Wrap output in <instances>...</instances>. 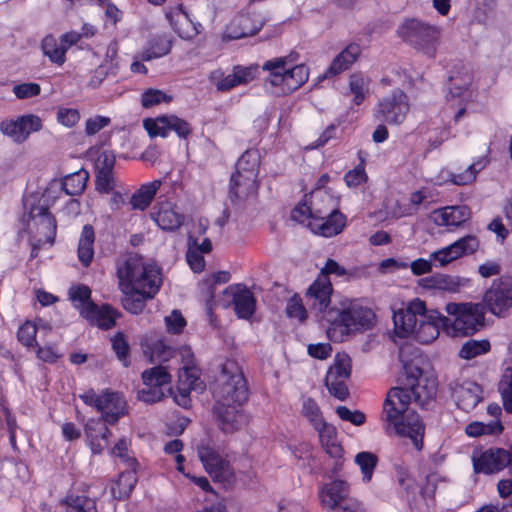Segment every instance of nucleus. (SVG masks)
Instances as JSON below:
<instances>
[{
  "mask_svg": "<svg viewBox=\"0 0 512 512\" xmlns=\"http://www.w3.org/2000/svg\"><path fill=\"white\" fill-rule=\"evenodd\" d=\"M437 387V378L431 370L414 362L405 364L402 386L390 389L383 403L381 421L385 432L409 439L420 451L425 426L420 416L410 409L411 399L413 396L414 401L423 406L434 399Z\"/></svg>",
  "mask_w": 512,
  "mask_h": 512,
  "instance_id": "f257e3e1",
  "label": "nucleus"
},
{
  "mask_svg": "<svg viewBox=\"0 0 512 512\" xmlns=\"http://www.w3.org/2000/svg\"><path fill=\"white\" fill-rule=\"evenodd\" d=\"M393 322L397 336L430 344L439 337L441 328L447 332L449 318L436 310H428L424 301L415 298L405 309L394 312Z\"/></svg>",
  "mask_w": 512,
  "mask_h": 512,
  "instance_id": "f03ea898",
  "label": "nucleus"
},
{
  "mask_svg": "<svg viewBox=\"0 0 512 512\" xmlns=\"http://www.w3.org/2000/svg\"><path fill=\"white\" fill-rule=\"evenodd\" d=\"M119 287L125 294L152 298L159 291L162 277L159 267L138 254H130L117 263Z\"/></svg>",
  "mask_w": 512,
  "mask_h": 512,
  "instance_id": "7ed1b4c3",
  "label": "nucleus"
},
{
  "mask_svg": "<svg viewBox=\"0 0 512 512\" xmlns=\"http://www.w3.org/2000/svg\"><path fill=\"white\" fill-rule=\"evenodd\" d=\"M326 321L330 324L328 336L334 341H342L344 336L372 328L375 314L360 300L346 298L327 312Z\"/></svg>",
  "mask_w": 512,
  "mask_h": 512,
  "instance_id": "20e7f679",
  "label": "nucleus"
},
{
  "mask_svg": "<svg viewBox=\"0 0 512 512\" xmlns=\"http://www.w3.org/2000/svg\"><path fill=\"white\" fill-rule=\"evenodd\" d=\"M297 53L275 57L267 60L263 71L267 72L265 88L270 93L280 96L293 93L300 88L309 77V69L304 64H297Z\"/></svg>",
  "mask_w": 512,
  "mask_h": 512,
  "instance_id": "39448f33",
  "label": "nucleus"
},
{
  "mask_svg": "<svg viewBox=\"0 0 512 512\" xmlns=\"http://www.w3.org/2000/svg\"><path fill=\"white\" fill-rule=\"evenodd\" d=\"M216 403L242 405L248 398V389L243 373L234 360H227L213 387Z\"/></svg>",
  "mask_w": 512,
  "mask_h": 512,
  "instance_id": "423d86ee",
  "label": "nucleus"
},
{
  "mask_svg": "<svg viewBox=\"0 0 512 512\" xmlns=\"http://www.w3.org/2000/svg\"><path fill=\"white\" fill-rule=\"evenodd\" d=\"M449 318L447 334L452 336L472 335L484 326V307L479 303H448L445 306Z\"/></svg>",
  "mask_w": 512,
  "mask_h": 512,
  "instance_id": "0eeeda50",
  "label": "nucleus"
},
{
  "mask_svg": "<svg viewBox=\"0 0 512 512\" xmlns=\"http://www.w3.org/2000/svg\"><path fill=\"white\" fill-rule=\"evenodd\" d=\"M398 36L429 57H433L439 44L440 30L417 19L406 20L397 30Z\"/></svg>",
  "mask_w": 512,
  "mask_h": 512,
  "instance_id": "6e6552de",
  "label": "nucleus"
},
{
  "mask_svg": "<svg viewBox=\"0 0 512 512\" xmlns=\"http://www.w3.org/2000/svg\"><path fill=\"white\" fill-rule=\"evenodd\" d=\"M410 111L409 98L401 89L382 97L373 110L376 120L388 125H401Z\"/></svg>",
  "mask_w": 512,
  "mask_h": 512,
  "instance_id": "1a4fd4ad",
  "label": "nucleus"
},
{
  "mask_svg": "<svg viewBox=\"0 0 512 512\" xmlns=\"http://www.w3.org/2000/svg\"><path fill=\"white\" fill-rule=\"evenodd\" d=\"M142 380L145 387L137 393L140 401L155 403L173 394L170 387L171 376L163 366H155L143 371Z\"/></svg>",
  "mask_w": 512,
  "mask_h": 512,
  "instance_id": "9d476101",
  "label": "nucleus"
},
{
  "mask_svg": "<svg viewBox=\"0 0 512 512\" xmlns=\"http://www.w3.org/2000/svg\"><path fill=\"white\" fill-rule=\"evenodd\" d=\"M350 488L343 480H333L319 487V499L321 505L328 510L337 507L340 512H360L358 501L349 497Z\"/></svg>",
  "mask_w": 512,
  "mask_h": 512,
  "instance_id": "9b49d317",
  "label": "nucleus"
},
{
  "mask_svg": "<svg viewBox=\"0 0 512 512\" xmlns=\"http://www.w3.org/2000/svg\"><path fill=\"white\" fill-rule=\"evenodd\" d=\"M29 234L39 244L53 243L56 235V221L46 207L33 206L25 216Z\"/></svg>",
  "mask_w": 512,
  "mask_h": 512,
  "instance_id": "f8f14e48",
  "label": "nucleus"
},
{
  "mask_svg": "<svg viewBox=\"0 0 512 512\" xmlns=\"http://www.w3.org/2000/svg\"><path fill=\"white\" fill-rule=\"evenodd\" d=\"M351 374V359L345 353H337L334 363L327 371L325 385L337 399L344 401L348 395L347 380Z\"/></svg>",
  "mask_w": 512,
  "mask_h": 512,
  "instance_id": "ddd939ff",
  "label": "nucleus"
},
{
  "mask_svg": "<svg viewBox=\"0 0 512 512\" xmlns=\"http://www.w3.org/2000/svg\"><path fill=\"white\" fill-rule=\"evenodd\" d=\"M489 311L497 316H505L512 310V277H500L492 282L484 295Z\"/></svg>",
  "mask_w": 512,
  "mask_h": 512,
  "instance_id": "4468645a",
  "label": "nucleus"
},
{
  "mask_svg": "<svg viewBox=\"0 0 512 512\" xmlns=\"http://www.w3.org/2000/svg\"><path fill=\"white\" fill-rule=\"evenodd\" d=\"M198 456L206 472L216 481L230 484L234 481V470L229 462L209 444L198 447Z\"/></svg>",
  "mask_w": 512,
  "mask_h": 512,
  "instance_id": "2eb2a0df",
  "label": "nucleus"
},
{
  "mask_svg": "<svg viewBox=\"0 0 512 512\" xmlns=\"http://www.w3.org/2000/svg\"><path fill=\"white\" fill-rule=\"evenodd\" d=\"M42 119L34 114L20 116L0 123V131L17 143H23L33 132L42 129Z\"/></svg>",
  "mask_w": 512,
  "mask_h": 512,
  "instance_id": "dca6fc26",
  "label": "nucleus"
},
{
  "mask_svg": "<svg viewBox=\"0 0 512 512\" xmlns=\"http://www.w3.org/2000/svg\"><path fill=\"white\" fill-rule=\"evenodd\" d=\"M478 248V239L473 235H467L446 247L434 251L430 258L438 262L440 266H445L463 255L474 253Z\"/></svg>",
  "mask_w": 512,
  "mask_h": 512,
  "instance_id": "f3484780",
  "label": "nucleus"
},
{
  "mask_svg": "<svg viewBox=\"0 0 512 512\" xmlns=\"http://www.w3.org/2000/svg\"><path fill=\"white\" fill-rule=\"evenodd\" d=\"M151 219L164 231H175L184 222L185 216L171 201H158L150 212Z\"/></svg>",
  "mask_w": 512,
  "mask_h": 512,
  "instance_id": "a211bd4d",
  "label": "nucleus"
},
{
  "mask_svg": "<svg viewBox=\"0 0 512 512\" xmlns=\"http://www.w3.org/2000/svg\"><path fill=\"white\" fill-rule=\"evenodd\" d=\"M144 127L152 137H166L171 130L181 138H186L191 133L190 125L175 115L161 116L154 120L147 119L144 121Z\"/></svg>",
  "mask_w": 512,
  "mask_h": 512,
  "instance_id": "6ab92c4d",
  "label": "nucleus"
},
{
  "mask_svg": "<svg viewBox=\"0 0 512 512\" xmlns=\"http://www.w3.org/2000/svg\"><path fill=\"white\" fill-rule=\"evenodd\" d=\"M103 418H90L84 424L86 444L94 455L101 454L109 445L111 432Z\"/></svg>",
  "mask_w": 512,
  "mask_h": 512,
  "instance_id": "aec40b11",
  "label": "nucleus"
},
{
  "mask_svg": "<svg viewBox=\"0 0 512 512\" xmlns=\"http://www.w3.org/2000/svg\"><path fill=\"white\" fill-rule=\"evenodd\" d=\"M332 284L330 279L325 276H318V278L310 285L307 292V302L311 309L317 312H323L324 318L330 310V298L332 294Z\"/></svg>",
  "mask_w": 512,
  "mask_h": 512,
  "instance_id": "412c9836",
  "label": "nucleus"
},
{
  "mask_svg": "<svg viewBox=\"0 0 512 512\" xmlns=\"http://www.w3.org/2000/svg\"><path fill=\"white\" fill-rule=\"evenodd\" d=\"M89 174L85 169H80L68 174L61 180H53L47 186V195L51 197L53 192H65V195H80L86 188Z\"/></svg>",
  "mask_w": 512,
  "mask_h": 512,
  "instance_id": "4be33fe9",
  "label": "nucleus"
},
{
  "mask_svg": "<svg viewBox=\"0 0 512 512\" xmlns=\"http://www.w3.org/2000/svg\"><path fill=\"white\" fill-rule=\"evenodd\" d=\"M482 393L483 390L479 384L467 380L456 383L452 395L458 408L470 412L482 400Z\"/></svg>",
  "mask_w": 512,
  "mask_h": 512,
  "instance_id": "5701e85b",
  "label": "nucleus"
},
{
  "mask_svg": "<svg viewBox=\"0 0 512 512\" xmlns=\"http://www.w3.org/2000/svg\"><path fill=\"white\" fill-rule=\"evenodd\" d=\"M241 406L216 403L214 411L219 425L225 433H232L246 424V416L240 409Z\"/></svg>",
  "mask_w": 512,
  "mask_h": 512,
  "instance_id": "b1692460",
  "label": "nucleus"
},
{
  "mask_svg": "<svg viewBox=\"0 0 512 512\" xmlns=\"http://www.w3.org/2000/svg\"><path fill=\"white\" fill-rule=\"evenodd\" d=\"M101 406L98 409L102 413L100 416L108 424L113 425L118 422L119 418L127 412L126 401L124 397L117 392H105L101 394Z\"/></svg>",
  "mask_w": 512,
  "mask_h": 512,
  "instance_id": "393cba45",
  "label": "nucleus"
},
{
  "mask_svg": "<svg viewBox=\"0 0 512 512\" xmlns=\"http://www.w3.org/2000/svg\"><path fill=\"white\" fill-rule=\"evenodd\" d=\"M345 223V216L341 212H336L309 221L307 227L316 235L332 237L343 230Z\"/></svg>",
  "mask_w": 512,
  "mask_h": 512,
  "instance_id": "a878e982",
  "label": "nucleus"
},
{
  "mask_svg": "<svg viewBox=\"0 0 512 512\" xmlns=\"http://www.w3.org/2000/svg\"><path fill=\"white\" fill-rule=\"evenodd\" d=\"M263 23L259 15H239L231 21L227 28V35L232 39L252 36L261 29Z\"/></svg>",
  "mask_w": 512,
  "mask_h": 512,
  "instance_id": "bb28decb",
  "label": "nucleus"
},
{
  "mask_svg": "<svg viewBox=\"0 0 512 512\" xmlns=\"http://www.w3.org/2000/svg\"><path fill=\"white\" fill-rule=\"evenodd\" d=\"M225 293L232 296L235 313L239 318H250L256 309V300L250 290L243 286L229 287Z\"/></svg>",
  "mask_w": 512,
  "mask_h": 512,
  "instance_id": "cd10ccee",
  "label": "nucleus"
},
{
  "mask_svg": "<svg viewBox=\"0 0 512 512\" xmlns=\"http://www.w3.org/2000/svg\"><path fill=\"white\" fill-rule=\"evenodd\" d=\"M178 354L183 361V366L178 371V389L194 390L199 380V370L194 365V356L189 348H183Z\"/></svg>",
  "mask_w": 512,
  "mask_h": 512,
  "instance_id": "c85d7f7f",
  "label": "nucleus"
},
{
  "mask_svg": "<svg viewBox=\"0 0 512 512\" xmlns=\"http://www.w3.org/2000/svg\"><path fill=\"white\" fill-rule=\"evenodd\" d=\"M91 325L108 330L115 325L116 312L109 305L98 306L90 303L82 310V315Z\"/></svg>",
  "mask_w": 512,
  "mask_h": 512,
  "instance_id": "c756f323",
  "label": "nucleus"
},
{
  "mask_svg": "<svg viewBox=\"0 0 512 512\" xmlns=\"http://www.w3.org/2000/svg\"><path fill=\"white\" fill-rule=\"evenodd\" d=\"M257 190V177L235 171L230 179V198L243 200Z\"/></svg>",
  "mask_w": 512,
  "mask_h": 512,
  "instance_id": "7c9ffc66",
  "label": "nucleus"
},
{
  "mask_svg": "<svg viewBox=\"0 0 512 512\" xmlns=\"http://www.w3.org/2000/svg\"><path fill=\"white\" fill-rule=\"evenodd\" d=\"M166 19L181 38H191L196 33V27L182 6L171 8L165 12Z\"/></svg>",
  "mask_w": 512,
  "mask_h": 512,
  "instance_id": "2f4dec72",
  "label": "nucleus"
},
{
  "mask_svg": "<svg viewBox=\"0 0 512 512\" xmlns=\"http://www.w3.org/2000/svg\"><path fill=\"white\" fill-rule=\"evenodd\" d=\"M470 217L467 206H448L433 212V221L438 226H459Z\"/></svg>",
  "mask_w": 512,
  "mask_h": 512,
  "instance_id": "473e14b6",
  "label": "nucleus"
},
{
  "mask_svg": "<svg viewBox=\"0 0 512 512\" xmlns=\"http://www.w3.org/2000/svg\"><path fill=\"white\" fill-rule=\"evenodd\" d=\"M312 220L339 212L338 201L330 193L316 190L310 196Z\"/></svg>",
  "mask_w": 512,
  "mask_h": 512,
  "instance_id": "72a5a7b5",
  "label": "nucleus"
},
{
  "mask_svg": "<svg viewBox=\"0 0 512 512\" xmlns=\"http://www.w3.org/2000/svg\"><path fill=\"white\" fill-rule=\"evenodd\" d=\"M314 429L318 432L322 446L327 454L333 458H340L342 456V447L337 441L336 428L322 420L314 426Z\"/></svg>",
  "mask_w": 512,
  "mask_h": 512,
  "instance_id": "f704fd0d",
  "label": "nucleus"
},
{
  "mask_svg": "<svg viewBox=\"0 0 512 512\" xmlns=\"http://www.w3.org/2000/svg\"><path fill=\"white\" fill-rule=\"evenodd\" d=\"M361 48L358 44H349L332 61L324 77L336 75L347 70L359 57Z\"/></svg>",
  "mask_w": 512,
  "mask_h": 512,
  "instance_id": "c9c22d12",
  "label": "nucleus"
},
{
  "mask_svg": "<svg viewBox=\"0 0 512 512\" xmlns=\"http://www.w3.org/2000/svg\"><path fill=\"white\" fill-rule=\"evenodd\" d=\"M419 286L428 290H439L454 293L460 288V280L457 277L445 274H434L420 279Z\"/></svg>",
  "mask_w": 512,
  "mask_h": 512,
  "instance_id": "e433bc0d",
  "label": "nucleus"
},
{
  "mask_svg": "<svg viewBox=\"0 0 512 512\" xmlns=\"http://www.w3.org/2000/svg\"><path fill=\"white\" fill-rule=\"evenodd\" d=\"M162 185L161 180L143 184L130 199V205L133 210H145L153 200L155 194Z\"/></svg>",
  "mask_w": 512,
  "mask_h": 512,
  "instance_id": "4c0bfd02",
  "label": "nucleus"
},
{
  "mask_svg": "<svg viewBox=\"0 0 512 512\" xmlns=\"http://www.w3.org/2000/svg\"><path fill=\"white\" fill-rule=\"evenodd\" d=\"M136 467H128V470L119 475V478L111 487L114 498L124 500L130 496L137 483Z\"/></svg>",
  "mask_w": 512,
  "mask_h": 512,
  "instance_id": "58836bf2",
  "label": "nucleus"
},
{
  "mask_svg": "<svg viewBox=\"0 0 512 512\" xmlns=\"http://www.w3.org/2000/svg\"><path fill=\"white\" fill-rule=\"evenodd\" d=\"M95 234L91 225H85L78 242V259L85 267L89 266L94 257Z\"/></svg>",
  "mask_w": 512,
  "mask_h": 512,
  "instance_id": "ea45409f",
  "label": "nucleus"
},
{
  "mask_svg": "<svg viewBox=\"0 0 512 512\" xmlns=\"http://www.w3.org/2000/svg\"><path fill=\"white\" fill-rule=\"evenodd\" d=\"M170 49V40L165 35H158L149 40L147 47L140 53V58L143 61H151L167 55Z\"/></svg>",
  "mask_w": 512,
  "mask_h": 512,
  "instance_id": "a19ab883",
  "label": "nucleus"
},
{
  "mask_svg": "<svg viewBox=\"0 0 512 512\" xmlns=\"http://www.w3.org/2000/svg\"><path fill=\"white\" fill-rule=\"evenodd\" d=\"M370 78L363 73H354L349 78V89L354 95L353 102L360 105L370 92Z\"/></svg>",
  "mask_w": 512,
  "mask_h": 512,
  "instance_id": "79ce46f5",
  "label": "nucleus"
},
{
  "mask_svg": "<svg viewBox=\"0 0 512 512\" xmlns=\"http://www.w3.org/2000/svg\"><path fill=\"white\" fill-rule=\"evenodd\" d=\"M487 163L488 160L486 158H480L469 165L468 168L462 173H449V181L452 184L459 186L468 185L476 179L477 174L485 168Z\"/></svg>",
  "mask_w": 512,
  "mask_h": 512,
  "instance_id": "37998d69",
  "label": "nucleus"
},
{
  "mask_svg": "<svg viewBox=\"0 0 512 512\" xmlns=\"http://www.w3.org/2000/svg\"><path fill=\"white\" fill-rule=\"evenodd\" d=\"M504 426L501 421H491L484 423L474 421L465 427V433L469 437H480L484 435H499L503 432Z\"/></svg>",
  "mask_w": 512,
  "mask_h": 512,
  "instance_id": "c03bdc74",
  "label": "nucleus"
},
{
  "mask_svg": "<svg viewBox=\"0 0 512 512\" xmlns=\"http://www.w3.org/2000/svg\"><path fill=\"white\" fill-rule=\"evenodd\" d=\"M491 349L490 342L486 339L466 341L459 350V357L465 360H471L478 356L488 353Z\"/></svg>",
  "mask_w": 512,
  "mask_h": 512,
  "instance_id": "a18cd8bd",
  "label": "nucleus"
},
{
  "mask_svg": "<svg viewBox=\"0 0 512 512\" xmlns=\"http://www.w3.org/2000/svg\"><path fill=\"white\" fill-rule=\"evenodd\" d=\"M63 504L66 506V512H96V502L84 495H68Z\"/></svg>",
  "mask_w": 512,
  "mask_h": 512,
  "instance_id": "49530a36",
  "label": "nucleus"
},
{
  "mask_svg": "<svg viewBox=\"0 0 512 512\" xmlns=\"http://www.w3.org/2000/svg\"><path fill=\"white\" fill-rule=\"evenodd\" d=\"M259 164V153L256 150H247L238 159L236 171L258 177Z\"/></svg>",
  "mask_w": 512,
  "mask_h": 512,
  "instance_id": "de8ad7c7",
  "label": "nucleus"
},
{
  "mask_svg": "<svg viewBox=\"0 0 512 512\" xmlns=\"http://www.w3.org/2000/svg\"><path fill=\"white\" fill-rule=\"evenodd\" d=\"M42 50L52 62L59 65L64 63L66 50L60 39L58 41L53 36H46L42 41Z\"/></svg>",
  "mask_w": 512,
  "mask_h": 512,
  "instance_id": "09e8293b",
  "label": "nucleus"
},
{
  "mask_svg": "<svg viewBox=\"0 0 512 512\" xmlns=\"http://www.w3.org/2000/svg\"><path fill=\"white\" fill-rule=\"evenodd\" d=\"M498 390L506 412L512 414V366L507 367L499 381Z\"/></svg>",
  "mask_w": 512,
  "mask_h": 512,
  "instance_id": "8fccbe9b",
  "label": "nucleus"
},
{
  "mask_svg": "<svg viewBox=\"0 0 512 512\" xmlns=\"http://www.w3.org/2000/svg\"><path fill=\"white\" fill-rule=\"evenodd\" d=\"M68 295L73 306L79 310L80 315H82V310L86 308L88 304L94 303L91 300V290L86 285L72 286L68 291Z\"/></svg>",
  "mask_w": 512,
  "mask_h": 512,
  "instance_id": "3c124183",
  "label": "nucleus"
},
{
  "mask_svg": "<svg viewBox=\"0 0 512 512\" xmlns=\"http://www.w3.org/2000/svg\"><path fill=\"white\" fill-rule=\"evenodd\" d=\"M377 462V456L371 452L363 451L355 456V463L361 470L363 481L369 482L372 479Z\"/></svg>",
  "mask_w": 512,
  "mask_h": 512,
  "instance_id": "603ef678",
  "label": "nucleus"
},
{
  "mask_svg": "<svg viewBox=\"0 0 512 512\" xmlns=\"http://www.w3.org/2000/svg\"><path fill=\"white\" fill-rule=\"evenodd\" d=\"M112 348L117 358L123 363L124 366L129 365V344L123 333H117L112 339Z\"/></svg>",
  "mask_w": 512,
  "mask_h": 512,
  "instance_id": "864d4df0",
  "label": "nucleus"
},
{
  "mask_svg": "<svg viewBox=\"0 0 512 512\" xmlns=\"http://www.w3.org/2000/svg\"><path fill=\"white\" fill-rule=\"evenodd\" d=\"M171 96L158 89H147L141 96V104L145 108H151L162 102H170Z\"/></svg>",
  "mask_w": 512,
  "mask_h": 512,
  "instance_id": "5fc2aeb1",
  "label": "nucleus"
},
{
  "mask_svg": "<svg viewBox=\"0 0 512 512\" xmlns=\"http://www.w3.org/2000/svg\"><path fill=\"white\" fill-rule=\"evenodd\" d=\"M129 441L126 438H121L112 448L111 454L120 458L127 467L138 466L137 460L129 455Z\"/></svg>",
  "mask_w": 512,
  "mask_h": 512,
  "instance_id": "6e6d98bb",
  "label": "nucleus"
},
{
  "mask_svg": "<svg viewBox=\"0 0 512 512\" xmlns=\"http://www.w3.org/2000/svg\"><path fill=\"white\" fill-rule=\"evenodd\" d=\"M174 354V349L163 340H157L151 346V359L153 361L166 362L172 358Z\"/></svg>",
  "mask_w": 512,
  "mask_h": 512,
  "instance_id": "4d7b16f0",
  "label": "nucleus"
},
{
  "mask_svg": "<svg viewBox=\"0 0 512 512\" xmlns=\"http://www.w3.org/2000/svg\"><path fill=\"white\" fill-rule=\"evenodd\" d=\"M302 413L309 420V422L313 425H317L323 419L321 411L317 403L311 399L306 398L302 402Z\"/></svg>",
  "mask_w": 512,
  "mask_h": 512,
  "instance_id": "13d9d810",
  "label": "nucleus"
},
{
  "mask_svg": "<svg viewBox=\"0 0 512 512\" xmlns=\"http://www.w3.org/2000/svg\"><path fill=\"white\" fill-rule=\"evenodd\" d=\"M336 413L341 420L350 422L355 426H361L366 421V416L363 412L359 410L352 411L346 406H338Z\"/></svg>",
  "mask_w": 512,
  "mask_h": 512,
  "instance_id": "bf43d9fd",
  "label": "nucleus"
},
{
  "mask_svg": "<svg viewBox=\"0 0 512 512\" xmlns=\"http://www.w3.org/2000/svg\"><path fill=\"white\" fill-rule=\"evenodd\" d=\"M286 314L290 318L303 322L306 319V309L302 304V299L295 295L291 297L286 305Z\"/></svg>",
  "mask_w": 512,
  "mask_h": 512,
  "instance_id": "052dcab7",
  "label": "nucleus"
},
{
  "mask_svg": "<svg viewBox=\"0 0 512 512\" xmlns=\"http://www.w3.org/2000/svg\"><path fill=\"white\" fill-rule=\"evenodd\" d=\"M37 334V327L30 321L22 324L17 332L18 340L25 346H33Z\"/></svg>",
  "mask_w": 512,
  "mask_h": 512,
  "instance_id": "680f3d73",
  "label": "nucleus"
},
{
  "mask_svg": "<svg viewBox=\"0 0 512 512\" xmlns=\"http://www.w3.org/2000/svg\"><path fill=\"white\" fill-rule=\"evenodd\" d=\"M197 249L195 245H188L186 260L193 272L200 273L205 268V260L203 254L198 252Z\"/></svg>",
  "mask_w": 512,
  "mask_h": 512,
  "instance_id": "e2e57ef3",
  "label": "nucleus"
},
{
  "mask_svg": "<svg viewBox=\"0 0 512 512\" xmlns=\"http://www.w3.org/2000/svg\"><path fill=\"white\" fill-rule=\"evenodd\" d=\"M41 92V87L37 83H22L13 87V93L18 99H28L38 96Z\"/></svg>",
  "mask_w": 512,
  "mask_h": 512,
  "instance_id": "0e129e2a",
  "label": "nucleus"
},
{
  "mask_svg": "<svg viewBox=\"0 0 512 512\" xmlns=\"http://www.w3.org/2000/svg\"><path fill=\"white\" fill-rule=\"evenodd\" d=\"M165 324L169 333L178 334L186 326V320L179 311L173 310L165 317Z\"/></svg>",
  "mask_w": 512,
  "mask_h": 512,
  "instance_id": "69168bd1",
  "label": "nucleus"
},
{
  "mask_svg": "<svg viewBox=\"0 0 512 512\" xmlns=\"http://www.w3.org/2000/svg\"><path fill=\"white\" fill-rule=\"evenodd\" d=\"M80 119V114L77 109L61 107L57 112V120L60 124L66 127L75 126Z\"/></svg>",
  "mask_w": 512,
  "mask_h": 512,
  "instance_id": "338daca9",
  "label": "nucleus"
},
{
  "mask_svg": "<svg viewBox=\"0 0 512 512\" xmlns=\"http://www.w3.org/2000/svg\"><path fill=\"white\" fill-rule=\"evenodd\" d=\"M344 180L349 187H358L362 183L366 182L367 174L363 164L356 166L353 170L348 171Z\"/></svg>",
  "mask_w": 512,
  "mask_h": 512,
  "instance_id": "774afa93",
  "label": "nucleus"
}]
</instances>
